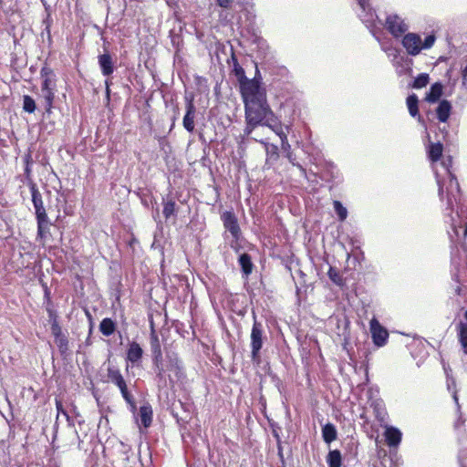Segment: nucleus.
I'll use <instances>...</instances> for the list:
<instances>
[{
	"mask_svg": "<svg viewBox=\"0 0 467 467\" xmlns=\"http://www.w3.org/2000/svg\"><path fill=\"white\" fill-rule=\"evenodd\" d=\"M451 158L448 157L441 161L440 167L435 165L433 171L439 186V196L443 200L446 192L447 210L453 209L454 204L458 203L460 199V185L456 177L451 171Z\"/></svg>",
	"mask_w": 467,
	"mask_h": 467,
	"instance_id": "f257e3e1",
	"label": "nucleus"
},
{
	"mask_svg": "<svg viewBox=\"0 0 467 467\" xmlns=\"http://www.w3.org/2000/svg\"><path fill=\"white\" fill-rule=\"evenodd\" d=\"M40 78L42 80L41 97L44 99L46 110L50 112L57 92V76L51 67L44 66L40 70Z\"/></svg>",
	"mask_w": 467,
	"mask_h": 467,
	"instance_id": "f03ea898",
	"label": "nucleus"
},
{
	"mask_svg": "<svg viewBox=\"0 0 467 467\" xmlns=\"http://www.w3.org/2000/svg\"><path fill=\"white\" fill-rule=\"evenodd\" d=\"M435 40L436 38L433 35L427 36L424 41H422L420 35L406 33L403 35L401 44L409 55L417 56L421 50L431 48L434 45Z\"/></svg>",
	"mask_w": 467,
	"mask_h": 467,
	"instance_id": "7ed1b4c3",
	"label": "nucleus"
},
{
	"mask_svg": "<svg viewBox=\"0 0 467 467\" xmlns=\"http://www.w3.org/2000/svg\"><path fill=\"white\" fill-rule=\"evenodd\" d=\"M241 94L244 103H250L251 101H264L266 99V94L265 88L260 85V82L256 79H247L244 83L240 84Z\"/></svg>",
	"mask_w": 467,
	"mask_h": 467,
	"instance_id": "20e7f679",
	"label": "nucleus"
},
{
	"mask_svg": "<svg viewBox=\"0 0 467 467\" xmlns=\"http://www.w3.org/2000/svg\"><path fill=\"white\" fill-rule=\"evenodd\" d=\"M150 350L156 377L165 382V368L163 364L161 346L158 335L152 329L150 337Z\"/></svg>",
	"mask_w": 467,
	"mask_h": 467,
	"instance_id": "39448f33",
	"label": "nucleus"
},
{
	"mask_svg": "<svg viewBox=\"0 0 467 467\" xmlns=\"http://www.w3.org/2000/svg\"><path fill=\"white\" fill-rule=\"evenodd\" d=\"M244 110L245 119L261 125L272 109L267 104L266 99H264V101H251L244 104Z\"/></svg>",
	"mask_w": 467,
	"mask_h": 467,
	"instance_id": "423d86ee",
	"label": "nucleus"
},
{
	"mask_svg": "<svg viewBox=\"0 0 467 467\" xmlns=\"http://www.w3.org/2000/svg\"><path fill=\"white\" fill-rule=\"evenodd\" d=\"M164 368H165V382L160 381L157 378L160 386H167L168 380L170 383L173 382L171 375L179 378L182 374V367L178 358L174 355L168 354L166 356V359H163Z\"/></svg>",
	"mask_w": 467,
	"mask_h": 467,
	"instance_id": "0eeeda50",
	"label": "nucleus"
},
{
	"mask_svg": "<svg viewBox=\"0 0 467 467\" xmlns=\"http://www.w3.org/2000/svg\"><path fill=\"white\" fill-rule=\"evenodd\" d=\"M385 26L395 38L400 37L409 30L405 20L396 14H389L387 16Z\"/></svg>",
	"mask_w": 467,
	"mask_h": 467,
	"instance_id": "6e6552de",
	"label": "nucleus"
},
{
	"mask_svg": "<svg viewBox=\"0 0 467 467\" xmlns=\"http://www.w3.org/2000/svg\"><path fill=\"white\" fill-rule=\"evenodd\" d=\"M98 64L99 66L101 74L107 78L105 80L106 92L109 94V86L111 80L109 78L115 70V61L109 52H105L98 57Z\"/></svg>",
	"mask_w": 467,
	"mask_h": 467,
	"instance_id": "1a4fd4ad",
	"label": "nucleus"
},
{
	"mask_svg": "<svg viewBox=\"0 0 467 467\" xmlns=\"http://www.w3.org/2000/svg\"><path fill=\"white\" fill-rule=\"evenodd\" d=\"M263 334L262 324L254 319L251 331V353L254 361L259 360V352L263 347Z\"/></svg>",
	"mask_w": 467,
	"mask_h": 467,
	"instance_id": "9d476101",
	"label": "nucleus"
},
{
	"mask_svg": "<svg viewBox=\"0 0 467 467\" xmlns=\"http://www.w3.org/2000/svg\"><path fill=\"white\" fill-rule=\"evenodd\" d=\"M108 378H109V381H111L113 384H115L119 389L123 399L128 403H132L133 397L128 391L127 384H126L120 371L114 367H110L108 368Z\"/></svg>",
	"mask_w": 467,
	"mask_h": 467,
	"instance_id": "9b49d317",
	"label": "nucleus"
},
{
	"mask_svg": "<svg viewBox=\"0 0 467 467\" xmlns=\"http://www.w3.org/2000/svg\"><path fill=\"white\" fill-rule=\"evenodd\" d=\"M358 5L357 10L358 16L360 20L366 25L368 28L374 26L375 21L378 18L374 10L370 7L367 0H356Z\"/></svg>",
	"mask_w": 467,
	"mask_h": 467,
	"instance_id": "f8f14e48",
	"label": "nucleus"
},
{
	"mask_svg": "<svg viewBox=\"0 0 467 467\" xmlns=\"http://www.w3.org/2000/svg\"><path fill=\"white\" fill-rule=\"evenodd\" d=\"M370 333L373 343L378 347H383L386 345L389 333L385 327H383L377 318L373 317L370 320Z\"/></svg>",
	"mask_w": 467,
	"mask_h": 467,
	"instance_id": "ddd939ff",
	"label": "nucleus"
},
{
	"mask_svg": "<svg viewBox=\"0 0 467 467\" xmlns=\"http://www.w3.org/2000/svg\"><path fill=\"white\" fill-rule=\"evenodd\" d=\"M30 192L36 219L43 220L45 218H48L43 204L42 195L35 183H31Z\"/></svg>",
	"mask_w": 467,
	"mask_h": 467,
	"instance_id": "4468645a",
	"label": "nucleus"
},
{
	"mask_svg": "<svg viewBox=\"0 0 467 467\" xmlns=\"http://www.w3.org/2000/svg\"><path fill=\"white\" fill-rule=\"evenodd\" d=\"M222 220L225 229L232 234L233 238L238 240L241 231L235 215L232 212H224Z\"/></svg>",
	"mask_w": 467,
	"mask_h": 467,
	"instance_id": "2eb2a0df",
	"label": "nucleus"
},
{
	"mask_svg": "<svg viewBox=\"0 0 467 467\" xmlns=\"http://www.w3.org/2000/svg\"><path fill=\"white\" fill-rule=\"evenodd\" d=\"M369 406L373 409V413L380 424H385L388 413L383 400L380 399L373 400L370 401Z\"/></svg>",
	"mask_w": 467,
	"mask_h": 467,
	"instance_id": "dca6fc26",
	"label": "nucleus"
},
{
	"mask_svg": "<svg viewBox=\"0 0 467 467\" xmlns=\"http://www.w3.org/2000/svg\"><path fill=\"white\" fill-rule=\"evenodd\" d=\"M142 355L143 350L137 342L133 341L129 344L126 357L128 362H130L132 365H137L140 361Z\"/></svg>",
	"mask_w": 467,
	"mask_h": 467,
	"instance_id": "f3484780",
	"label": "nucleus"
},
{
	"mask_svg": "<svg viewBox=\"0 0 467 467\" xmlns=\"http://www.w3.org/2000/svg\"><path fill=\"white\" fill-rule=\"evenodd\" d=\"M262 126H266L269 129H271L278 137L281 136V134L285 133L283 129V125L278 119L277 117L274 114V112L271 110L269 115L265 118V119L261 124Z\"/></svg>",
	"mask_w": 467,
	"mask_h": 467,
	"instance_id": "a211bd4d",
	"label": "nucleus"
},
{
	"mask_svg": "<svg viewBox=\"0 0 467 467\" xmlns=\"http://www.w3.org/2000/svg\"><path fill=\"white\" fill-rule=\"evenodd\" d=\"M401 432L399 429L395 427H386L385 431V438L387 444L389 447H396L400 443L401 441Z\"/></svg>",
	"mask_w": 467,
	"mask_h": 467,
	"instance_id": "6ab92c4d",
	"label": "nucleus"
},
{
	"mask_svg": "<svg viewBox=\"0 0 467 467\" xmlns=\"http://www.w3.org/2000/svg\"><path fill=\"white\" fill-rule=\"evenodd\" d=\"M451 104L447 99H442L437 109H436V114L439 121L441 122H446L451 115Z\"/></svg>",
	"mask_w": 467,
	"mask_h": 467,
	"instance_id": "aec40b11",
	"label": "nucleus"
},
{
	"mask_svg": "<svg viewBox=\"0 0 467 467\" xmlns=\"http://www.w3.org/2000/svg\"><path fill=\"white\" fill-rule=\"evenodd\" d=\"M442 150H443V146L440 142H438V143H431L429 146L428 155H429L430 160L432 162V168L435 165H438L440 167L441 162H438V161L440 160V158L442 155Z\"/></svg>",
	"mask_w": 467,
	"mask_h": 467,
	"instance_id": "412c9836",
	"label": "nucleus"
},
{
	"mask_svg": "<svg viewBox=\"0 0 467 467\" xmlns=\"http://www.w3.org/2000/svg\"><path fill=\"white\" fill-rule=\"evenodd\" d=\"M443 87L441 83L436 82L431 85L430 91L426 94L425 99L430 103L437 102L442 95Z\"/></svg>",
	"mask_w": 467,
	"mask_h": 467,
	"instance_id": "4be33fe9",
	"label": "nucleus"
},
{
	"mask_svg": "<svg viewBox=\"0 0 467 467\" xmlns=\"http://www.w3.org/2000/svg\"><path fill=\"white\" fill-rule=\"evenodd\" d=\"M195 113H196V109H192V107H187L186 113L183 117L182 125H183V128L189 132H192L194 130Z\"/></svg>",
	"mask_w": 467,
	"mask_h": 467,
	"instance_id": "5701e85b",
	"label": "nucleus"
},
{
	"mask_svg": "<svg viewBox=\"0 0 467 467\" xmlns=\"http://www.w3.org/2000/svg\"><path fill=\"white\" fill-rule=\"evenodd\" d=\"M457 332L462 347L467 354V319L464 317L463 320H461L457 325Z\"/></svg>",
	"mask_w": 467,
	"mask_h": 467,
	"instance_id": "b1692460",
	"label": "nucleus"
},
{
	"mask_svg": "<svg viewBox=\"0 0 467 467\" xmlns=\"http://www.w3.org/2000/svg\"><path fill=\"white\" fill-rule=\"evenodd\" d=\"M139 418L141 424L148 428L151 424L152 420V410L150 405H143L140 408Z\"/></svg>",
	"mask_w": 467,
	"mask_h": 467,
	"instance_id": "393cba45",
	"label": "nucleus"
},
{
	"mask_svg": "<svg viewBox=\"0 0 467 467\" xmlns=\"http://www.w3.org/2000/svg\"><path fill=\"white\" fill-rule=\"evenodd\" d=\"M337 430L332 423H327L322 428V437L326 443L329 444L337 439Z\"/></svg>",
	"mask_w": 467,
	"mask_h": 467,
	"instance_id": "a878e982",
	"label": "nucleus"
},
{
	"mask_svg": "<svg viewBox=\"0 0 467 467\" xmlns=\"http://www.w3.org/2000/svg\"><path fill=\"white\" fill-rule=\"evenodd\" d=\"M238 262L244 275L248 276L253 271L251 256L248 254L244 253L239 256Z\"/></svg>",
	"mask_w": 467,
	"mask_h": 467,
	"instance_id": "bb28decb",
	"label": "nucleus"
},
{
	"mask_svg": "<svg viewBox=\"0 0 467 467\" xmlns=\"http://www.w3.org/2000/svg\"><path fill=\"white\" fill-rule=\"evenodd\" d=\"M115 329L116 324L111 318L106 317L101 320L99 324V330L104 336H111L114 333Z\"/></svg>",
	"mask_w": 467,
	"mask_h": 467,
	"instance_id": "cd10ccee",
	"label": "nucleus"
},
{
	"mask_svg": "<svg viewBox=\"0 0 467 467\" xmlns=\"http://www.w3.org/2000/svg\"><path fill=\"white\" fill-rule=\"evenodd\" d=\"M418 97L415 94H411L407 98V106L410 114L412 117H418V120H421V117L419 115V109H418Z\"/></svg>",
	"mask_w": 467,
	"mask_h": 467,
	"instance_id": "c85d7f7f",
	"label": "nucleus"
},
{
	"mask_svg": "<svg viewBox=\"0 0 467 467\" xmlns=\"http://www.w3.org/2000/svg\"><path fill=\"white\" fill-rule=\"evenodd\" d=\"M328 467H341L342 457L338 450L330 451L327 456Z\"/></svg>",
	"mask_w": 467,
	"mask_h": 467,
	"instance_id": "c756f323",
	"label": "nucleus"
},
{
	"mask_svg": "<svg viewBox=\"0 0 467 467\" xmlns=\"http://www.w3.org/2000/svg\"><path fill=\"white\" fill-rule=\"evenodd\" d=\"M47 312H48L49 317L51 319H53L52 324H51V332H52L53 336L55 337V338H57L63 335L61 327L57 320V317H56L54 311L51 308H47Z\"/></svg>",
	"mask_w": 467,
	"mask_h": 467,
	"instance_id": "7c9ffc66",
	"label": "nucleus"
},
{
	"mask_svg": "<svg viewBox=\"0 0 467 467\" xmlns=\"http://www.w3.org/2000/svg\"><path fill=\"white\" fill-rule=\"evenodd\" d=\"M37 221V238L43 240L46 236L47 232L48 231V218L45 219H36Z\"/></svg>",
	"mask_w": 467,
	"mask_h": 467,
	"instance_id": "2f4dec72",
	"label": "nucleus"
},
{
	"mask_svg": "<svg viewBox=\"0 0 467 467\" xmlns=\"http://www.w3.org/2000/svg\"><path fill=\"white\" fill-rule=\"evenodd\" d=\"M333 206L335 209V212L338 217V220L343 222L348 217V210L346 207L343 206V204L339 201H334Z\"/></svg>",
	"mask_w": 467,
	"mask_h": 467,
	"instance_id": "473e14b6",
	"label": "nucleus"
},
{
	"mask_svg": "<svg viewBox=\"0 0 467 467\" xmlns=\"http://www.w3.org/2000/svg\"><path fill=\"white\" fill-rule=\"evenodd\" d=\"M327 275H328L329 279L335 285H339V286L344 285L343 278H342L341 275L339 274V272L336 268L330 266Z\"/></svg>",
	"mask_w": 467,
	"mask_h": 467,
	"instance_id": "72a5a7b5",
	"label": "nucleus"
},
{
	"mask_svg": "<svg viewBox=\"0 0 467 467\" xmlns=\"http://www.w3.org/2000/svg\"><path fill=\"white\" fill-rule=\"evenodd\" d=\"M234 73L235 77L238 78V81L240 84L244 83V80H247L248 78L245 76L244 69L239 65L237 60L234 58Z\"/></svg>",
	"mask_w": 467,
	"mask_h": 467,
	"instance_id": "f704fd0d",
	"label": "nucleus"
},
{
	"mask_svg": "<svg viewBox=\"0 0 467 467\" xmlns=\"http://www.w3.org/2000/svg\"><path fill=\"white\" fill-rule=\"evenodd\" d=\"M176 203L173 200H168L163 203V215L168 220L171 215L175 214Z\"/></svg>",
	"mask_w": 467,
	"mask_h": 467,
	"instance_id": "c9c22d12",
	"label": "nucleus"
},
{
	"mask_svg": "<svg viewBox=\"0 0 467 467\" xmlns=\"http://www.w3.org/2000/svg\"><path fill=\"white\" fill-rule=\"evenodd\" d=\"M23 109L28 113H33L36 110V102L28 95L23 97Z\"/></svg>",
	"mask_w": 467,
	"mask_h": 467,
	"instance_id": "e433bc0d",
	"label": "nucleus"
},
{
	"mask_svg": "<svg viewBox=\"0 0 467 467\" xmlns=\"http://www.w3.org/2000/svg\"><path fill=\"white\" fill-rule=\"evenodd\" d=\"M429 82V75L422 73L420 74L414 80L412 87L414 88H424Z\"/></svg>",
	"mask_w": 467,
	"mask_h": 467,
	"instance_id": "4c0bfd02",
	"label": "nucleus"
},
{
	"mask_svg": "<svg viewBox=\"0 0 467 467\" xmlns=\"http://www.w3.org/2000/svg\"><path fill=\"white\" fill-rule=\"evenodd\" d=\"M245 122H246V126L244 130V135H243L244 138L249 137L251 135V133L254 131V130L257 126H259V124H257L254 121H250L249 119H245Z\"/></svg>",
	"mask_w": 467,
	"mask_h": 467,
	"instance_id": "58836bf2",
	"label": "nucleus"
},
{
	"mask_svg": "<svg viewBox=\"0 0 467 467\" xmlns=\"http://www.w3.org/2000/svg\"><path fill=\"white\" fill-rule=\"evenodd\" d=\"M262 144L265 146L267 154H270L271 156H274L275 158H277V147L274 144H268L265 142L264 140H260Z\"/></svg>",
	"mask_w": 467,
	"mask_h": 467,
	"instance_id": "ea45409f",
	"label": "nucleus"
},
{
	"mask_svg": "<svg viewBox=\"0 0 467 467\" xmlns=\"http://www.w3.org/2000/svg\"><path fill=\"white\" fill-rule=\"evenodd\" d=\"M56 343H57V347L59 348V349L61 351H64V350H66L67 348V343L68 342H67V337L64 335L57 337L56 338Z\"/></svg>",
	"mask_w": 467,
	"mask_h": 467,
	"instance_id": "a19ab883",
	"label": "nucleus"
},
{
	"mask_svg": "<svg viewBox=\"0 0 467 467\" xmlns=\"http://www.w3.org/2000/svg\"><path fill=\"white\" fill-rule=\"evenodd\" d=\"M459 462L461 467H467V447L461 450L459 453Z\"/></svg>",
	"mask_w": 467,
	"mask_h": 467,
	"instance_id": "79ce46f5",
	"label": "nucleus"
},
{
	"mask_svg": "<svg viewBox=\"0 0 467 467\" xmlns=\"http://www.w3.org/2000/svg\"><path fill=\"white\" fill-rule=\"evenodd\" d=\"M280 140H281V146H282V149L285 150V151H287V152H290V144L288 142V140H287V135L286 133H284V134H281V136H279Z\"/></svg>",
	"mask_w": 467,
	"mask_h": 467,
	"instance_id": "37998d69",
	"label": "nucleus"
},
{
	"mask_svg": "<svg viewBox=\"0 0 467 467\" xmlns=\"http://www.w3.org/2000/svg\"><path fill=\"white\" fill-rule=\"evenodd\" d=\"M287 158L289 160V161L294 165V166H296L300 171L302 172V174L306 175V170L299 164V163H296L295 161V157L293 155V153L290 151V152H287Z\"/></svg>",
	"mask_w": 467,
	"mask_h": 467,
	"instance_id": "c03bdc74",
	"label": "nucleus"
},
{
	"mask_svg": "<svg viewBox=\"0 0 467 467\" xmlns=\"http://www.w3.org/2000/svg\"><path fill=\"white\" fill-rule=\"evenodd\" d=\"M184 99H185V102H186V108L192 107V109H196L194 106V103H193V99H194L193 94H192V93L185 94Z\"/></svg>",
	"mask_w": 467,
	"mask_h": 467,
	"instance_id": "a18cd8bd",
	"label": "nucleus"
},
{
	"mask_svg": "<svg viewBox=\"0 0 467 467\" xmlns=\"http://www.w3.org/2000/svg\"><path fill=\"white\" fill-rule=\"evenodd\" d=\"M56 407H57V410L58 414H63L64 416H66L68 419V414L64 410L62 402L60 400H56Z\"/></svg>",
	"mask_w": 467,
	"mask_h": 467,
	"instance_id": "49530a36",
	"label": "nucleus"
},
{
	"mask_svg": "<svg viewBox=\"0 0 467 467\" xmlns=\"http://www.w3.org/2000/svg\"><path fill=\"white\" fill-rule=\"evenodd\" d=\"M383 50L388 54L389 57H393L396 58L399 55V50L394 47H383Z\"/></svg>",
	"mask_w": 467,
	"mask_h": 467,
	"instance_id": "de8ad7c7",
	"label": "nucleus"
},
{
	"mask_svg": "<svg viewBox=\"0 0 467 467\" xmlns=\"http://www.w3.org/2000/svg\"><path fill=\"white\" fill-rule=\"evenodd\" d=\"M232 2L233 0H216L217 5L223 8H228Z\"/></svg>",
	"mask_w": 467,
	"mask_h": 467,
	"instance_id": "09e8293b",
	"label": "nucleus"
},
{
	"mask_svg": "<svg viewBox=\"0 0 467 467\" xmlns=\"http://www.w3.org/2000/svg\"><path fill=\"white\" fill-rule=\"evenodd\" d=\"M462 84H467V64L466 67L462 71Z\"/></svg>",
	"mask_w": 467,
	"mask_h": 467,
	"instance_id": "8fccbe9b",
	"label": "nucleus"
},
{
	"mask_svg": "<svg viewBox=\"0 0 467 467\" xmlns=\"http://www.w3.org/2000/svg\"><path fill=\"white\" fill-rule=\"evenodd\" d=\"M449 215L451 216V226H452L453 228H456V222H455L454 218H453L451 214H449Z\"/></svg>",
	"mask_w": 467,
	"mask_h": 467,
	"instance_id": "3c124183",
	"label": "nucleus"
},
{
	"mask_svg": "<svg viewBox=\"0 0 467 467\" xmlns=\"http://www.w3.org/2000/svg\"><path fill=\"white\" fill-rule=\"evenodd\" d=\"M452 396H453V400H454L455 403H456L457 405H459V403H458V397H457V393H456V391H453V392H452Z\"/></svg>",
	"mask_w": 467,
	"mask_h": 467,
	"instance_id": "603ef678",
	"label": "nucleus"
},
{
	"mask_svg": "<svg viewBox=\"0 0 467 467\" xmlns=\"http://www.w3.org/2000/svg\"><path fill=\"white\" fill-rule=\"evenodd\" d=\"M463 423V421H462L461 418L456 421L455 423V428H458L460 424Z\"/></svg>",
	"mask_w": 467,
	"mask_h": 467,
	"instance_id": "864d4df0",
	"label": "nucleus"
},
{
	"mask_svg": "<svg viewBox=\"0 0 467 467\" xmlns=\"http://www.w3.org/2000/svg\"><path fill=\"white\" fill-rule=\"evenodd\" d=\"M463 317H464L465 319H467V310L465 311V313H464V315H463Z\"/></svg>",
	"mask_w": 467,
	"mask_h": 467,
	"instance_id": "5fc2aeb1",
	"label": "nucleus"
},
{
	"mask_svg": "<svg viewBox=\"0 0 467 467\" xmlns=\"http://www.w3.org/2000/svg\"><path fill=\"white\" fill-rule=\"evenodd\" d=\"M46 296H48V291L46 290Z\"/></svg>",
	"mask_w": 467,
	"mask_h": 467,
	"instance_id": "6e6d98bb",
	"label": "nucleus"
},
{
	"mask_svg": "<svg viewBox=\"0 0 467 467\" xmlns=\"http://www.w3.org/2000/svg\"><path fill=\"white\" fill-rule=\"evenodd\" d=\"M448 389H449V390H451V385H450V383H448Z\"/></svg>",
	"mask_w": 467,
	"mask_h": 467,
	"instance_id": "4d7b16f0",
	"label": "nucleus"
}]
</instances>
